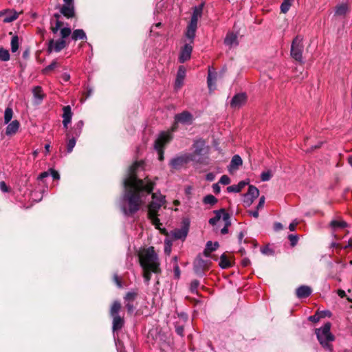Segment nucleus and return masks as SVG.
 Here are the masks:
<instances>
[{
  "label": "nucleus",
  "instance_id": "nucleus-36",
  "mask_svg": "<svg viewBox=\"0 0 352 352\" xmlns=\"http://www.w3.org/2000/svg\"><path fill=\"white\" fill-rule=\"evenodd\" d=\"M13 116V111L12 109L10 107H7L4 112V123L8 124Z\"/></svg>",
  "mask_w": 352,
  "mask_h": 352
},
{
  "label": "nucleus",
  "instance_id": "nucleus-20",
  "mask_svg": "<svg viewBox=\"0 0 352 352\" xmlns=\"http://www.w3.org/2000/svg\"><path fill=\"white\" fill-rule=\"evenodd\" d=\"M17 18V13L13 10H4L0 12V19L4 23H10Z\"/></svg>",
  "mask_w": 352,
  "mask_h": 352
},
{
  "label": "nucleus",
  "instance_id": "nucleus-4",
  "mask_svg": "<svg viewBox=\"0 0 352 352\" xmlns=\"http://www.w3.org/2000/svg\"><path fill=\"white\" fill-rule=\"evenodd\" d=\"M331 324L326 322L322 327L316 329L318 340L323 348L332 351V345L329 343L335 340V336L331 333Z\"/></svg>",
  "mask_w": 352,
  "mask_h": 352
},
{
  "label": "nucleus",
  "instance_id": "nucleus-49",
  "mask_svg": "<svg viewBox=\"0 0 352 352\" xmlns=\"http://www.w3.org/2000/svg\"><path fill=\"white\" fill-rule=\"evenodd\" d=\"M171 245H172V244L169 240L165 241L164 252L166 254H170V253L171 252Z\"/></svg>",
  "mask_w": 352,
  "mask_h": 352
},
{
  "label": "nucleus",
  "instance_id": "nucleus-51",
  "mask_svg": "<svg viewBox=\"0 0 352 352\" xmlns=\"http://www.w3.org/2000/svg\"><path fill=\"white\" fill-rule=\"evenodd\" d=\"M288 239L291 242V245L292 246H295L298 242V236L297 235H293V234H289L288 236Z\"/></svg>",
  "mask_w": 352,
  "mask_h": 352
},
{
  "label": "nucleus",
  "instance_id": "nucleus-58",
  "mask_svg": "<svg viewBox=\"0 0 352 352\" xmlns=\"http://www.w3.org/2000/svg\"><path fill=\"white\" fill-rule=\"evenodd\" d=\"M319 315L321 316V318L327 317H327H331V311H329L328 310H324V311H319Z\"/></svg>",
  "mask_w": 352,
  "mask_h": 352
},
{
  "label": "nucleus",
  "instance_id": "nucleus-25",
  "mask_svg": "<svg viewBox=\"0 0 352 352\" xmlns=\"http://www.w3.org/2000/svg\"><path fill=\"white\" fill-rule=\"evenodd\" d=\"M311 294V289L307 285H301L296 289V294L298 298H303L308 297Z\"/></svg>",
  "mask_w": 352,
  "mask_h": 352
},
{
  "label": "nucleus",
  "instance_id": "nucleus-45",
  "mask_svg": "<svg viewBox=\"0 0 352 352\" xmlns=\"http://www.w3.org/2000/svg\"><path fill=\"white\" fill-rule=\"evenodd\" d=\"M272 177V174L270 170L264 171L261 175V179L263 182L269 181Z\"/></svg>",
  "mask_w": 352,
  "mask_h": 352
},
{
  "label": "nucleus",
  "instance_id": "nucleus-22",
  "mask_svg": "<svg viewBox=\"0 0 352 352\" xmlns=\"http://www.w3.org/2000/svg\"><path fill=\"white\" fill-rule=\"evenodd\" d=\"M186 76V69L184 66H179L175 82V89H180L184 83Z\"/></svg>",
  "mask_w": 352,
  "mask_h": 352
},
{
  "label": "nucleus",
  "instance_id": "nucleus-26",
  "mask_svg": "<svg viewBox=\"0 0 352 352\" xmlns=\"http://www.w3.org/2000/svg\"><path fill=\"white\" fill-rule=\"evenodd\" d=\"M60 12L67 18L74 16L75 11L74 4H64L60 9Z\"/></svg>",
  "mask_w": 352,
  "mask_h": 352
},
{
  "label": "nucleus",
  "instance_id": "nucleus-41",
  "mask_svg": "<svg viewBox=\"0 0 352 352\" xmlns=\"http://www.w3.org/2000/svg\"><path fill=\"white\" fill-rule=\"evenodd\" d=\"M10 59V53L8 50L0 48V60L8 61Z\"/></svg>",
  "mask_w": 352,
  "mask_h": 352
},
{
  "label": "nucleus",
  "instance_id": "nucleus-27",
  "mask_svg": "<svg viewBox=\"0 0 352 352\" xmlns=\"http://www.w3.org/2000/svg\"><path fill=\"white\" fill-rule=\"evenodd\" d=\"M214 217L211 218L209 220V223L212 226H214L219 222L221 219L223 220V216L225 214H228L226 212L224 209H221L219 210L214 211Z\"/></svg>",
  "mask_w": 352,
  "mask_h": 352
},
{
  "label": "nucleus",
  "instance_id": "nucleus-8",
  "mask_svg": "<svg viewBox=\"0 0 352 352\" xmlns=\"http://www.w3.org/2000/svg\"><path fill=\"white\" fill-rule=\"evenodd\" d=\"M192 160V154L184 153L172 158L169 162V166L173 170H179Z\"/></svg>",
  "mask_w": 352,
  "mask_h": 352
},
{
  "label": "nucleus",
  "instance_id": "nucleus-35",
  "mask_svg": "<svg viewBox=\"0 0 352 352\" xmlns=\"http://www.w3.org/2000/svg\"><path fill=\"white\" fill-rule=\"evenodd\" d=\"M229 214H225L223 216V221L225 222V226L221 230V233L226 234L228 232V227L230 226Z\"/></svg>",
  "mask_w": 352,
  "mask_h": 352
},
{
  "label": "nucleus",
  "instance_id": "nucleus-11",
  "mask_svg": "<svg viewBox=\"0 0 352 352\" xmlns=\"http://www.w3.org/2000/svg\"><path fill=\"white\" fill-rule=\"evenodd\" d=\"M192 44L186 42L185 45L182 47L179 56L180 63H184L190 58L192 52Z\"/></svg>",
  "mask_w": 352,
  "mask_h": 352
},
{
  "label": "nucleus",
  "instance_id": "nucleus-16",
  "mask_svg": "<svg viewBox=\"0 0 352 352\" xmlns=\"http://www.w3.org/2000/svg\"><path fill=\"white\" fill-rule=\"evenodd\" d=\"M208 267V261L204 260L201 257L196 258L194 263V270L196 274L201 275L203 272Z\"/></svg>",
  "mask_w": 352,
  "mask_h": 352
},
{
  "label": "nucleus",
  "instance_id": "nucleus-55",
  "mask_svg": "<svg viewBox=\"0 0 352 352\" xmlns=\"http://www.w3.org/2000/svg\"><path fill=\"white\" fill-rule=\"evenodd\" d=\"M215 80V77L212 78L211 72H209L208 76V87L210 89H212V80Z\"/></svg>",
  "mask_w": 352,
  "mask_h": 352
},
{
  "label": "nucleus",
  "instance_id": "nucleus-46",
  "mask_svg": "<svg viewBox=\"0 0 352 352\" xmlns=\"http://www.w3.org/2000/svg\"><path fill=\"white\" fill-rule=\"evenodd\" d=\"M199 285V280H192L190 283V292L192 293H195L197 294L198 293H197V289Z\"/></svg>",
  "mask_w": 352,
  "mask_h": 352
},
{
  "label": "nucleus",
  "instance_id": "nucleus-12",
  "mask_svg": "<svg viewBox=\"0 0 352 352\" xmlns=\"http://www.w3.org/2000/svg\"><path fill=\"white\" fill-rule=\"evenodd\" d=\"M258 189L256 187L250 185L249 186L248 192L245 195L244 203L246 204L248 206H250L253 203L254 200L258 197Z\"/></svg>",
  "mask_w": 352,
  "mask_h": 352
},
{
  "label": "nucleus",
  "instance_id": "nucleus-64",
  "mask_svg": "<svg viewBox=\"0 0 352 352\" xmlns=\"http://www.w3.org/2000/svg\"><path fill=\"white\" fill-rule=\"evenodd\" d=\"M298 223V222L296 220H295L294 221L291 223L289 226V230L294 231L296 230V228Z\"/></svg>",
  "mask_w": 352,
  "mask_h": 352
},
{
  "label": "nucleus",
  "instance_id": "nucleus-39",
  "mask_svg": "<svg viewBox=\"0 0 352 352\" xmlns=\"http://www.w3.org/2000/svg\"><path fill=\"white\" fill-rule=\"evenodd\" d=\"M203 202L204 204L213 206L217 202V199L212 195H208L204 197Z\"/></svg>",
  "mask_w": 352,
  "mask_h": 352
},
{
  "label": "nucleus",
  "instance_id": "nucleus-48",
  "mask_svg": "<svg viewBox=\"0 0 352 352\" xmlns=\"http://www.w3.org/2000/svg\"><path fill=\"white\" fill-rule=\"evenodd\" d=\"M321 318V316L319 315V311H317L314 315L309 317V320L313 322H318Z\"/></svg>",
  "mask_w": 352,
  "mask_h": 352
},
{
  "label": "nucleus",
  "instance_id": "nucleus-59",
  "mask_svg": "<svg viewBox=\"0 0 352 352\" xmlns=\"http://www.w3.org/2000/svg\"><path fill=\"white\" fill-rule=\"evenodd\" d=\"M265 198L264 196H262V197H260L258 204L257 207H256V208L258 210H259L260 208H262L263 207L264 204H265Z\"/></svg>",
  "mask_w": 352,
  "mask_h": 352
},
{
  "label": "nucleus",
  "instance_id": "nucleus-7",
  "mask_svg": "<svg viewBox=\"0 0 352 352\" xmlns=\"http://www.w3.org/2000/svg\"><path fill=\"white\" fill-rule=\"evenodd\" d=\"M172 139V135L170 132H162L155 142V148L158 153L159 160H164L163 147Z\"/></svg>",
  "mask_w": 352,
  "mask_h": 352
},
{
  "label": "nucleus",
  "instance_id": "nucleus-30",
  "mask_svg": "<svg viewBox=\"0 0 352 352\" xmlns=\"http://www.w3.org/2000/svg\"><path fill=\"white\" fill-rule=\"evenodd\" d=\"M247 184V182L241 181L237 185L228 186L227 188V191L228 192H239Z\"/></svg>",
  "mask_w": 352,
  "mask_h": 352
},
{
  "label": "nucleus",
  "instance_id": "nucleus-52",
  "mask_svg": "<svg viewBox=\"0 0 352 352\" xmlns=\"http://www.w3.org/2000/svg\"><path fill=\"white\" fill-rule=\"evenodd\" d=\"M57 66V63L56 61H53L51 64L47 66L44 69L43 72L47 73L52 69H54Z\"/></svg>",
  "mask_w": 352,
  "mask_h": 352
},
{
  "label": "nucleus",
  "instance_id": "nucleus-44",
  "mask_svg": "<svg viewBox=\"0 0 352 352\" xmlns=\"http://www.w3.org/2000/svg\"><path fill=\"white\" fill-rule=\"evenodd\" d=\"M136 296H137L136 292H129L126 294V296L124 297L125 302H133L135 300V298H136Z\"/></svg>",
  "mask_w": 352,
  "mask_h": 352
},
{
  "label": "nucleus",
  "instance_id": "nucleus-5",
  "mask_svg": "<svg viewBox=\"0 0 352 352\" xmlns=\"http://www.w3.org/2000/svg\"><path fill=\"white\" fill-rule=\"evenodd\" d=\"M120 309V303L115 301L110 309V316L113 318L112 329L113 331L121 329L124 323V318L119 315Z\"/></svg>",
  "mask_w": 352,
  "mask_h": 352
},
{
  "label": "nucleus",
  "instance_id": "nucleus-18",
  "mask_svg": "<svg viewBox=\"0 0 352 352\" xmlns=\"http://www.w3.org/2000/svg\"><path fill=\"white\" fill-rule=\"evenodd\" d=\"M224 44L229 48L237 46L239 45L237 34L232 32H228L224 39Z\"/></svg>",
  "mask_w": 352,
  "mask_h": 352
},
{
  "label": "nucleus",
  "instance_id": "nucleus-33",
  "mask_svg": "<svg viewBox=\"0 0 352 352\" xmlns=\"http://www.w3.org/2000/svg\"><path fill=\"white\" fill-rule=\"evenodd\" d=\"M349 11V7L346 3L338 5L336 8L335 14L338 16H344Z\"/></svg>",
  "mask_w": 352,
  "mask_h": 352
},
{
  "label": "nucleus",
  "instance_id": "nucleus-60",
  "mask_svg": "<svg viewBox=\"0 0 352 352\" xmlns=\"http://www.w3.org/2000/svg\"><path fill=\"white\" fill-rule=\"evenodd\" d=\"M113 280H114V282L116 283V284L117 285V286L119 288L122 287V282H121L120 279L119 278V277H118V276L117 274H114Z\"/></svg>",
  "mask_w": 352,
  "mask_h": 352
},
{
  "label": "nucleus",
  "instance_id": "nucleus-9",
  "mask_svg": "<svg viewBox=\"0 0 352 352\" xmlns=\"http://www.w3.org/2000/svg\"><path fill=\"white\" fill-rule=\"evenodd\" d=\"M302 49L303 45L302 43V38L296 36L292 44L291 55L297 61L302 62Z\"/></svg>",
  "mask_w": 352,
  "mask_h": 352
},
{
  "label": "nucleus",
  "instance_id": "nucleus-6",
  "mask_svg": "<svg viewBox=\"0 0 352 352\" xmlns=\"http://www.w3.org/2000/svg\"><path fill=\"white\" fill-rule=\"evenodd\" d=\"M59 17H60V15L58 14H55L54 15V19H52L51 22H50V23H51L50 28H51L52 32L54 34H56L58 32V31L59 30H60V34L61 36V38L64 39V38L68 37L71 34L72 31L69 28H62L63 23L60 21H59V19H58Z\"/></svg>",
  "mask_w": 352,
  "mask_h": 352
},
{
  "label": "nucleus",
  "instance_id": "nucleus-38",
  "mask_svg": "<svg viewBox=\"0 0 352 352\" xmlns=\"http://www.w3.org/2000/svg\"><path fill=\"white\" fill-rule=\"evenodd\" d=\"M67 137L69 139L67 144V153H71L76 145V138L74 137L70 138L69 133L67 134Z\"/></svg>",
  "mask_w": 352,
  "mask_h": 352
},
{
  "label": "nucleus",
  "instance_id": "nucleus-63",
  "mask_svg": "<svg viewBox=\"0 0 352 352\" xmlns=\"http://www.w3.org/2000/svg\"><path fill=\"white\" fill-rule=\"evenodd\" d=\"M283 228V226L281 223L276 222L274 224V229L275 231H279Z\"/></svg>",
  "mask_w": 352,
  "mask_h": 352
},
{
  "label": "nucleus",
  "instance_id": "nucleus-40",
  "mask_svg": "<svg viewBox=\"0 0 352 352\" xmlns=\"http://www.w3.org/2000/svg\"><path fill=\"white\" fill-rule=\"evenodd\" d=\"M10 44L12 52H16L19 49V37L16 35L12 36Z\"/></svg>",
  "mask_w": 352,
  "mask_h": 352
},
{
  "label": "nucleus",
  "instance_id": "nucleus-23",
  "mask_svg": "<svg viewBox=\"0 0 352 352\" xmlns=\"http://www.w3.org/2000/svg\"><path fill=\"white\" fill-rule=\"evenodd\" d=\"M63 124L65 129H67L68 124L71 122L72 118V113L70 106H65L63 109Z\"/></svg>",
  "mask_w": 352,
  "mask_h": 352
},
{
  "label": "nucleus",
  "instance_id": "nucleus-54",
  "mask_svg": "<svg viewBox=\"0 0 352 352\" xmlns=\"http://www.w3.org/2000/svg\"><path fill=\"white\" fill-rule=\"evenodd\" d=\"M49 171H50V175L53 177L54 179H55V180L59 179L60 175H59V173L56 170H55L54 169H50Z\"/></svg>",
  "mask_w": 352,
  "mask_h": 352
},
{
  "label": "nucleus",
  "instance_id": "nucleus-50",
  "mask_svg": "<svg viewBox=\"0 0 352 352\" xmlns=\"http://www.w3.org/2000/svg\"><path fill=\"white\" fill-rule=\"evenodd\" d=\"M219 183L223 185H228L230 183V179L228 175H222L220 178Z\"/></svg>",
  "mask_w": 352,
  "mask_h": 352
},
{
  "label": "nucleus",
  "instance_id": "nucleus-19",
  "mask_svg": "<svg viewBox=\"0 0 352 352\" xmlns=\"http://www.w3.org/2000/svg\"><path fill=\"white\" fill-rule=\"evenodd\" d=\"M66 46L65 41L63 38H59L58 40H51L49 43V50L50 51H54L56 52H58L61 51Z\"/></svg>",
  "mask_w": 352,
  "mask_h": 352
},
{
  "label": "nucleus",
  "instance_id": "nucleus-42",
  "mask_svg": "<svg viewBox=\"0 0 352 352\" xmlns=\"http://www.w3.org/2000/svg\"><path fill=\"white\" fill-rule=\"evenodd\" d=\"M151 272H153L150 269H143V277L144 279V282L147 285H148L151 278Z\"/></svg>",
  "mask_w": 352,
  "mask_h": 352
},
{
  "label": "nucleus",
  "instance_id": "nucleus-17",
  "mask_svg": "<svg viewBox=\"0 0 352 352\" xmlns=\"http://www.w3.org/2000/svg\"><path fill=\"white\" fill-rule=\"evenodd\" d=\"M188 232V223H184L182 228L172 231V236L176 239H184Z\"/></svg>",
  "mask_w": 352,
  "mask_h": 352
},
{
  "label": "nucleus",
  "instance_id": "nucleus-28",
  "mask_svg": "<svg viewBox=\"0 0 352 352\" xmlns=\"http://www.w3.org/2000/svg\"><path fill=\"white\" fill-rule=\"evenodd\" d=\"M219 247V243L209 241L206 243V248L204 251V254L206 256L208 257L210 255V253L214 250H216Z\"/></svg>",
  "mask_w": 352,
  "mask_h": 352
},
{
  "label": "nucleus",
  "instance_id": "nucleus-13",
  "mask_svg": "<svg viewBox=\"0 0 352 352\" xmlns=\"http://www.w3.org/2000/svg\"><path fill=\"white\" fill-rule=\"evenodd\" d=\"M329 227L331 230L332 234L336 239L340 238L337 236L336 232L338 230H342L347 227V223L342 220H332L329 223Z\"/></svg>",
  "mask_w": 352,
  "mask_h": 352
},
{
  "label": "nucleus",
  "instance_id": "nucleus-53",
  "mask_svg": "<svg viewBox=\"0 0 352 352\" xmlns=\"http://www.w3.org/2000/svg\"><path fill=\"white\" fill-rule=\"evenodd\" d=\"M133 302H125V307L129 313H133L135 307L132 303Z\"/></svg>",
  "mask_w": 352,
  "mask_h": 352
},
{
  "label": "nucleus",
  "instance_id": "nucleus-14",
  "mask_svg": "<svg viewBox=\"0 0 352 352\" xmlns=\"http://www.w3.org/2000/svg\"><path fill=\"white\" fill-rule=\"evenodd\" d=\"M247 101V96L244 93L236 94L232 99L230 106L234 109H239Z\"/></svg>",
  "mask_w": 352,
  "mask_h": 352
},
{
  "label": "nucleus",
  "instance_id": "nucleus-29",
  "mask_svg": "<svg viewBox=\"0 0 352 352\" xmlns=\"http://www.w3.org/2000/svg\"><path fill=\"white\" fill-rule=\"evenodd\" d=\"M242 159L239 155H234L228 167L229 170L231 171L233 169H237L239 166L242 164Z\"/></svg>",
  "mask_w": 352,
  "mask_h": 352
},
{
  "label": "nucleus",
  "instance_id": "nucleus-47",
  "mask_svg": "<svg viewBox=\"0 0 352 352\" xmlns=\"http://www.w3.org/2000/svg\"><path fill=\"white\" fill-rule=\"evenodd\" d=\"M75 126H76V128H75L74 134L76 136H79L81 133L82 128L83 126V122L79 121L76 124Z\"/></svg>",
  "mask_w": 352,
  "mask_h": 352
},
{
  "label": "nucleus",
  "instance_id": "nucleus-34",
  "mask_svg": "<svg viewBox=\"0 0 352 352\" xmlns=\"http://www.w3.org/2000/svg\"><path fill=\"white\" fill-rule=\"evenodd\" d=\"M219 266L222 269H226L231 266L230 261L228 259L225 254H223L220 258Z\"/></svg>",
  "mask_w": 352,
  "mask_h": 352
},
{
  "label": "nucleus",
  "instance_id": "nucleus-10",
  "mask_svg": "<svg viewBox=\"0 0 352 352\" xmlns=\"http://www.w3.org/2000/svg\"><path fill=\"white\" fill-rule=\"evenodd\" d=\"M192 121V115L186 111H184L181 113H178L175 116V125H176L177 123H181L182 124H191Z\"/></svg>",
  "mask_w": 352,
  "mask_h": 352
},
{
  "label": "nucleus",
  "instance_id": "nucleus-37",
  "mask_svg": "<svg viewBox=\"0 0 352 352\" xmlns=\"http://www.w3.org/2000/svg\"><path fill=\"white\" fill-rule=\"evenodd\" d=\"M294 0H283V3L280 5V11L281 12L285 14L287 13L292 3Z\"/></svg>",
  "mask_w": 352,
  "mask_h": 352
},
{
  "label": "nucleus",
  "instance_id": "nucleus-61",
  "mask_svg": "<svg viewBox=\"0 0 352 352\" xmlns=\"http://www.w3.org/2000/svg\"><path fill=\"white\" fill-rule=\"evenodd\" d=\"M50 175V171L49 170L48 171H45V172H43V173H41L39 175V176L38 177V179H40V180H42L44 178L49 177Z\"/></svg>",
  "mask_w": 352,
  "mask_h": 352
},
{
  "label": "nucleus",
  "instance_id": "nucleus-43",
  "mask_svg": "<svg viewBox=\"0 0 352 352\" xmlns=\"http://www.w3.org/2000/svg\"><path fill=\"white\" fill-rule=\"evenodd\" d=\"M203 12V5L201 4L199 6H196L193 8L192 14L195 16L198 17L199 19L201 17Z\"/></svg>",
  "mask_w": 352,
  "mask_h": 352
},
{
  "label": "nucleus",
  "instance_id": "nucleus-31",
  "mask_svg": "<svg viewBox=\"0 0 352 352\" xmlns=\"http://www.w3.org/2000/svg\"><path fill=\"white\" fill-rule=\"evenodd\" d=\"M205 142L204 140H199L195 142L193 147L195 148V154L201 155L204 149Z\"/></svg>",
  "mask_w": 352,
  "mask_h": 352
},
{
  "label": "nucleus",
  "instance_id": "nucleus-57",
  "mask_svg": "<svg viewBox=\"0 0 352 352\" xmlns=\"http://www.w3.org/2000/svg\"><path fill=\"white\" fill-rule=\"evenodd\" d=\"M198 20H199V18L197 17V16H195L193 15H192L191 16V19H190V21L189 22V25H195V26H197V22H198Z\"/></svg>",
  "mask_w": 352,
  "mask_h": 352
},
{
  "label": "nucleus",
  "instance_id": "nucleus-56",
  "mask_svg": "<svg viewBox=\"0 0 352 352\" xmlns=\"http://www.w3.org/2000/svg\"><path fill=\"white\" fill-rule=\"evenodd\" d=\"M0 189L3 192H7L10 190L9 187L6 185V182L3 181L0 182Z\"/></svg>",
  "mask_w": 352,
  "mask_h": 352
},
{
  "label": "nucleus",
  "instance_id": "nucleus-62",
  "mask_svg": "<svg viewBox=\"0 0 352 352\" xmlns=\"http://www.w3.org/2000/svg\"><path fill=\"white\" fill-rule=\"evenodd\" d=\"M174 274H175V278H179V276H180V270H179V267L177 265H175V267H174Z\"/></svg>",
  "mask_w": 352,
  "mask_h": 352
},
{
  "label": "nucleus",
  "instance_id": "nucleus-15",
  "mask_svg": "<svg viewBox=\"0 0 352 352\" xmlns=\"http://www.w3.org/2000/svg\"><path fill=\"white\" fill-rule=\"evenodd\" d=\"M32 94L33 95V102L36 104L41 103L45 96L43 89L41 86H34L32 88Z\"/></svg>",
  "mask_w": 352,
  "mask_h": 352
},
{
  "label": "nucleus",
  "instance_id": "nucleus-32",
  "mask_svg": "<svg viewBox=\"0 0 352 352\" xmlns=\"http://www.w3.org/2000/svg\"><path fill=\"white\" fill-rule=\"evenodd\" d=\"M72 38L74 41H77L78 39L83 40V39L87 38V36L83 30L78 29V30H75L73 32V33L72 34Z\"/></svg>",
  "mask_w": 352,
  "mask_h": 352
},
{
  "label": "nucleus",
  "instance_id": "nucleus-1",
  "mask_svg": "<svg viewBox=\"0 0 352 352\" xmlns=\"http://www.w3.org/2000/svg\"><path fill=\"white\" fill-rule=\"evenodd\" d=\"M140 165V162L134 163L129 168L127 176L123 181L124 192L120 207L126 216H132L140 210L155 186V183L147 177L144 179L138 178L136 170Z\"/></svg>",
  "mask_w": 352,
  "mask_h": 352
},
{
  "label": "nucleus",
  "instance_id": "nucleus-3",
  "mask_svg": "<svg viewBox=\"0 0 352 352\" xmlns=\"http://www.w3.org/2000/svg\"><path fill=\"white\" fill-rule=\"evenodd\" d=\"M164 203L165 197L160 192H154L152 194V201L148 206V217L152 224L159 230H160L161 223L158 218V211Z\"/></svg>",
  "mask_w": 352,
  "mask_h": 352
},
{
  "label": "nucleus",
  "instance_id": "nucleus-2",
  "mask_svg": "<svg viewBox=\"0 0 352 352\" xmlns=\"http://www.w3.org/2000/svg\"><path fill=\"white\" fill-rule=\"evenodd\" d=\"M139 260L142 269H150L153 273L160 272V263L153 247L144 249L139 253Z\"/></svg>",
  "mask_w": 352,
  "mask_h": 352
},
{
  "label": "nucleus",
  "instance_id": "nucleus-24",
  "mask_svg": "<svg viewBox=\"0 0 352 352\" xmlns=\"http://www.w3.org/2000/svg\"><path fill=\"white\" fill-rule=\"evenodd\" d=\"M20 123L17 120H13L10 123H8L6 129V134L8 136H12L14 135L19 130Z\"/></svg>",
  "mask_w": 352,
  "mask_h": 352
},
{
  "label": "nucleus",
  "instance_id": "nucleus-21",
  "mask_svg": "<svg viewBox=\"0 0 352 352\" xmlns=\"http://www.w3.org/2000/svg\"><path fill=\"white\" fill-rule=\"evenodd\" d=\"M197 27L188 24L185 32V42L193 43Z\"/></svg>",
  "mask_w": 352,
  "mask_h": 352
}]
</instances>
